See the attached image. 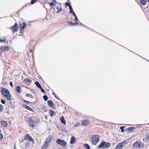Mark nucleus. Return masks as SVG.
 <instances>
[{"mask_svg": "<svg viewBox=\"0 0 149 149\" xmlns=\"http://www.w3.org/2000/svg\"><path fill=\"white\" fill-rule=\"evenodd\" d=\"M2 89L1 92L2 94L5 97L7 100H11V95L8 90L4 88H2Z\"/></svg>", "mask_w": 149, "mask_h": 149, "instance_id": "1", "label": "nucleus"}, {"mask_svg": "<svg viewBox=\"0 0 149 149\" xmlns=\"http://www.w3.org/2000/svg\"><path fill=\"white\" fill-rule=\"evenodd\" d=\"M38 121L36 120L33 119V117H29L27 120V122L29 125L33 128H34Z\"/></svg>", "mask_w": 149, "mask_h": 149, "instance_id": "2", "label": "nucleus"}, {"mask_svg": "<svg viewBox=\"0 0 149 149\" xmlns=\"http://www.w3.org/2000/svg\"><path fill=\"white\" fill-rule=\"evenodd\" d=\"M19 26L20 27V32L18 35L19 36H22L23 34H24V29L26 26V24L24 22H21L19 23Z\"/></svg>", "mask_w": 149, "mask_h": 149, "instance_id": "3", "label": "nucleus"}, {"mask_svg": "<svg viewBox=\"0 0 149 149\" xmlns=\"http://www.w3.org/2000/svg\"><path fill=\"white\" fill-rule=\"evenodd\" d=\"M100 137L97 135H93L91 138L92 143L93 145H96L100 140Z\"/></svg>", "mask_w": 149, "mask_h": 149, "instance_id": "4", "label": "nucleus"}, {"mask_svg": "<svg viewBox=\"0 0 149 149\" xmlns=\"http://www.w3.org/2000/svg\"><path fill=\"white\" fill-rule=\"evenodd\" d=\"M110 146V143L103 141L101 142L98 148H107L109 147Z\"/></svg>", "mask_w": 149, "mask_h": 149, "instance_id": "5", "label": "nucleus"}, {"mask_svg": "<svg viewBox=\"0 0 149 149\" xmlns=\"http://www.w3.org/2000/svg\"><path fill=\"white\" fill-rule=\"evenodd\" d=\"M48 3L49 4L50 6H53L55 7L57 10L61 6V3L58 2L55 0H53V1L51 3Z\"/></svg>", "mask_w": 149, "mask_h": 149, "instance_id": "6", "label": "nucleus"}, {"mask_svg": "<svg viewBox=\"0 0 149 149\" xmlns=\"http://www.w3.org/2000/svg\"><path fill=\"white\" fill-rule=\"evenodd\" d=\"M56 143L59 146L65 147L66 146L67 143L63 140H61L60 139H58L56 140Z\"/></svg>", "mask_w": 149, "mask_h": 149, "instance_id": "7", "label": "nucleus"}, {"mask_svg": "<svg viewBox=\"0 0 149 149\" xmlns=\"http://www.w3.org/2000/svg\"><path fill=\"white\" fill-rule=\"evenodd\" d=\"M127 143L126 141H125L122 142L118 144L116 146V149H122L123 147H124Z\"/></svg>", "mask_w": 149, "mask_h": 149, "instance_id": "8", "label": "nucleus"}, {"mask_svg": "<svg viewBox=\"0 0 149 149\" xmlns=\"http://www.w3.org/2000/svg\"><path fill=\"white\" fill-rule=\"evenodd\" d=\"M10 49L8 46H2L0 47V53L2 54L3 52H7Z\"/></svg>", "mask_w": 149, "mask_h": 149, "instance_id": "9", "label": "nucleus"}, {"mask_svg": "<svg viewBox=\"0 0 149 149\" xmlns=\"http://www.w3.org/2000/svg\"><path fill=\"white\" fill-rule=\"evenodd\" d=\"M18 28V26L17 24L15 23L14 25L11 27V29L12 32L14 33L16 32Z\"/></svg>", "mask_w": 149, "mask_h": 149, "instance_id": "10", "label": "nucleus"}, {"mask_svg": "<svg viewBox=\"0 0 149 149\" xmlns=\"http://www.w3.org/2000/svg\"><path fill=\"white\" fill-rule=\"evenodd\" d=\"M24 139L26 141H30V142L33 143L34 140L33 139L31 138L29 134H26V136Z\"/></svg>", "mask_w": 149, "mask_h": 149, "instance_id": "11", "label": "nucleus"}, {"mask_svg": "<svg viewBox=\"0 0 149 149\" xmlns=\"http://www.w3.org/2000/svg\"><path fill=\"white\" fill-rule=\"evenodd\" d=\"M22 106L24 108L26 109L27 110H29L31 111L32 112L33 111V109H32L31 107H29V106H28L27 105H26L25 104H23Z\"/></svg>", "mask_w": 149, "mask_h": 149, "instance_id": "12", "label": "nucleus"}, {"mask_svg": "<svg viewBox=\"0 0 149 149\" xmlns=\"http://www.w3.org/2000/svg\"><path fill=\"white\" fill-rule=\"evenodd\" d=\"M90 122H91V121L89 120H83V122L81 123V125L82 126H84L86 125L90 124Z\"/></svg>", "mask_w": 149, "mask_h": 149, "instance_id": "13", "label": "nucleus"}, {"mask_svg": "<svg viewBox=\"0 0 149 149\" xmlns=\"http://www.w3.org/2000/svg\"><path fill=\"white\" fill-rule=\"evenodd\" d=\"M135 129V127H129L126 129H125V130L128 132H131L133 131L134 129Z\"/></svg>", "mask_w": 149, "mask_h": 149, "instance_id": "14", "label": "nucleus"}, {"mask_svg": "<svg viewBox=\"0 0 149 149\" xmlns=\"http://www.w3.org/2000/svg\"><path fill=\"white\" fill-rule=\"evenodd\" d=\"M133 146L135 147L138 148L141 146V143L139 141H137L134 143Z\"/></svg>", "mask_w": 149, "mask_h": 149, "instance_id": "15", "label": "nucleus"}, {"mask_svg": "<svg viewBox=\"0 0 149 149\" xmlns=\"http://www.w3.org/2000/svg\"><path fill=\"white\" fill-rule=\"evenodd\" d=\"M68 24L70 26H74L78 25V22H76L74 23L72 22H68Z\"/></svg>", "mask_w": 149, "mask_h": 149, "instance_id": "16", "label": "nucleus"}, {"mask_svg": "<svg viewBox=\"0 0 149 149\" xmlns=\"http://www.w3.org/2000/svg\"><path fill=\"white\" fill-rule=\"evenodd\" d=\"M75 141H76V140H75V137H74V136H72L71 137V139H70V143L71 144H73L75 143Z\"/></svg>", "mask_w": 149, "mask_h": 149, "instance_id": "17", "label": "nucleus"}, {"mask_svg": "<svg viewBox=\"0 0 149 149\" xmlns=\"http://www.w3.org/2000/svg\"><path fill=\"white\" fill-rule=\"evenodd\" d=\"M60 121L63 124L65 125L66 124V121L64 119V118L63 116H62L60 118Z\"/></svg>", "mask_w": 149, "mask_h": 149, "instance_id": "18", "label": "nucleus"}, {"mask_svg": "<svg viewBox=\"0 0 149 149\" xmlns=\"http://www.w3.org/2000/svg\"><path fill=\"white\" fill-rule=\"evenodd\" d=\"M69 8L70 9V14H72L73 15L75 14V13L73 11L71 5H70V6H69Z\"/></svg>", "mask_w": 149, "mask_h": 149, "instance_id": "19", "label": "nucleus"}, {"mask_svg": "<svg viewBox=\"0 0 149 149\" xmlns=\"http://www.w3.org/2000/svg\"><path fill=\"white\" fill-rule=\"evenodd\" d=\"M147 2V0H140V3L143 5H146Z\"/></svg>", "mask_w": 149, "mask_h": 149, "instance_id": "20", "label": "nucleus"}, {"mask_svg": "<svg viewBox=\"0 0 149 149\" xmlns=\"http://www.w3.org/2000/svg\"><path fill=\"white\" fill-rule=\"evenodd\" d=\"M47 102L50 107H52L54 106V103L51 100H48L47 101Z\"/></svg>", "mask_w": 149, "mask_h": 149, "instance_id": "21", "label": "nucleus"}, {"mask_svg": "<svg viewBox=\"0 0 149 149\" xmlns=\"http://www.w3.org/2000/svg\"><path fill=\"white\" fill-rule=\"evenodd\" d=\"M24 81L26 83H29V84H30L32 82V81H31L30 78H27L25 79H24Z\"/></svg>", "mask_w": 149, "mask_h": 149, "instance_id": "22", "label": "nucleus"}, {"mask_svg": "<svg viewBox=\"0 0 149 149\" xmlns=\"http://www.w3.org/2000/svg\"><path fill=\"white\" fill-rule=\"evenodd\" d=\"M16 91L18 93H21V89L19 86H17L16 88Z\"/></svg>", "mask_w": 149, "mask_h": 149, "instance_id": "23", "label": "nucleus"}, {"mask_svg": "<svg viewBox=\"0 0 149 149\" xmlns=\"http://www.w3.org/2000/svg\"><path fill=\"white\" fill-rule=\"evenodd\" d=\"M1 125L4 127H6L7 125V122L5 121H2L1 122Z\"/></svg>", "mask_w": 149, "mask_h": 149, "instance_id": "24", "label": "nucleus"}, {"mask_svg": "<svg viewBox=\"0 0 149 149\" xmlns=\"http://www.w3.org/2000/svg\"><path fill=\"white\" fill-rule=\"evenodd\" d=\"M84 147L86 149H90L91 147L88 144L84 143Z\"/></svg>", "mask_w": 149, "mask_h": 149, "instance_id": "25", "label": "nucleus"}, {"mask_svg": "<svg viewBox=\"0 0 149 149\" xmlns=\"http://www.w3.org/2000/svg\"><path fill=\"white\" fill-rule=\"evenodd\" d=\"M10 106V107H11L13 109H14L15 108V104H13L11 102H9Z\"/></svg>", "mask_w": 149, "mask_h": 149, "instance_id": "26", "label": "nucleus"}, {"mask_svg": "<svg viewBox=\"0 0 149 149\" xmlns=\"http://www.w3.org/2000/svg\"><path fill=\"white\" fill-rule=\"evenodd\" d=\"M35 84L37 86V87L39 88H40L42 86L40 85V83L38 81H36L34 82Z\"/></svg>", "mask_w": 149, "mask_h": 149, "instance_id": "27", "label": "nucleus"}, {"mask_svg": "<svg viewBox=\"0 0 149 149\" xmlns=\"http://www.w3.org/2000/svg\"><path fill=\"white\" fill-rule=\"evenodd\" d=\"M52 139V138H47L46 139V141L45 142V144L48 145V143H49V142H50Z\"/></svg>", "mask_w": 149, "mask_h": 149, "instance_id": "28", "label": "nucleus"}, {"mask_svg": "<svg viewBox=\"0 0 149 149\" xmlns=\"http://www.w3.org/2000/svg\"><path fill=\"white\" fill-rule=\"evenodd\" d=\"M49 113L50 114V116L52 117L54 116V112L53 110L52 109H50L49 110Z\"/></svg>", "mask_w": 149, "mask_h": 149, "instance_id": "29", "label": "nucleus"}, {"mask_svg": "<svg viewBox=\"0 0 149 149\" xmlns=\"http://www.w3.org/2000/svg\"><path fill=\"white\" fill-rule=\"evenodd\" d=\"M25 96L26 97H29L32 99L34 98L33 96L32 95L30 94L26 93V94Z\"/></svg>", "mask_w": 149, "mask_h": 149, "instance_id": "30", "label": "nucleus"}, {"mask_svg": "<svg viewBox=\"0 0 149 149\" xmlns=\"http://www.w3.org/2000/svg\"><path fill=\"white\" fill-rule=\"evenodd\" d=\"M4 107L3 106L0 104V112H2L3 111Z\"/></svg>", "mask_w": 149, "mask_h": 149, "instance_id": "31", "label": "nucleus"}, {"mask_svg": "<svg viewBox=\"0 0 149 149\" xmlns=\"http://www.w3.org/2000/svg\"><path fill=\"white\" fill-rule=\"evenodd\" d=\"M125 127L124 126H121L120 127V129L121 130V131L122 132H124L125 131V130H124V128H125Z\"/></svg>", "mask_w": 149, "mask_h": 149, "instance_id": "32", "label": "nucleus"}, {"mask_svg": "<svg viewBox=\"0 0 149 149\" xmlns=\"http://www.w3.org/2000/svg\"><path fill=\"white\" fill-rule=\"evenodd\" d=\"M30 145H31V144H30L29 143H28V142L27 143L26 142V144H25V146L26 148H29L30 146Z\"/></svg>", "mask_w": 149, "mask_h": 149, "instance_id": "33", "label": "nucleus"}, {"mask_svg": "<svg viewBox=\"0 0 149 149\" xmlns=\"http://www.w3.org/2000/svg\"><path fill=\"white\" fill-rule=\"evenodd\" d=\"M43 98L45 101H46L48 99V97L47 95H44L43 96Z\"/></svg>", "mask_w": 149, "mask_h": 149, "instance_id": "34", "label": "nucleus"}, {"mask_svg": "<svg viewBox=\"0 0 149 149\" xmlns=\"http://www.w3.org/2000/svg\"><path fill=\"white\" fill-rule=\"evenodd\" d=\"M31 3H28L27 4H26L22 8H24L26 6H27L28 7H29L31 5Z\"/></svg>", "mask_w": 149, "mask_h": 149, "instance_id": "35", "label": "nucleus"}, {"mask_svg": "<svg viewBox=\"0 0 149 149\" xmlns=\"http://www.w3.org/2000/svg\"><path fill=\"white\" fill-rule=\"evenodd\" d=\"M38 0H31V4L32 5L35 3Z\"/></svg>", "mask_w": 149, "mask_h": 149, "instance_id": "36", "label": "nucleus"}, {"mask_svg": "<svg viewBox=\"0 0 149 149\" xmlns=\"http://www.w3.org/2000/svg\"><path fill=\"white\" fill-rule=\"evenodd\" d=\"M47 145L46 144V145L43 146L41 149H46L47 148Z\"/></svg>", "mask_w": 149, "mask_h": 149, "instance_id": "37", "label": "nucleus"}, {"mask_svg": "<svg viewBox=\"0 0 149 149\" xmlns=\"http://www.w3.org/2000/svg\"><path fill=\"white\" fill-rule=\"evenodd\" d=\"M73 15L75 17V18H74L75 21H78V18H77L76 15V14H75L74 15Z\"/></svg>", "mask_w": 149, "mask_h": 149, "instance_id": "38", "label": "nucleus"}, {"mask_svg": "<svg viewBox=\"0 0 149 149\" xmlns=\"http://www.w3.org/2000/svg\"><path fill=\"white\" fill-rule=\"evenodd\" d=\"M65 4L66 6L67 7L68 6L69 7V6H70V5H71L70 3L68 2H66L65 3Z\"/></svg>", "mask_w": 149, "mask_h": 149, "instance_id": "39", "label": "nucleus"}, {"mask_svg": "<svg viewBox=\"0 0 149 149\" xmlns=\"http://www.w3.org/2000/svg\"><path fill=\"white\" fill-rule=\"evenodd\" d=\"M1 102L3 104H4L5 103H6V101L5 100H4V99H1Z\"/></svg>", "mask_w": 149, "mask_h": 149, "instance_id": "40", "label": "nucleus"}, {"mask_svg": "<svg viewBox=\"0 0 149 149\" xmlns=\"http://www.w3.org/2000/svg\"><path fill=\"white\" fill-rule=\"evenodd\" d=\"M23 101H24V102L26 103H33V102H29L27 101V100H23Z\"/></svg>", "mask_w": 149, "mask_h": 149, "instance_id": "41", "label": "nucleus"}, {"mask_svg": "<svg viewBox=\"0 0 149 149\" xmlns=\"http://www.w3.org/2000/svg\"><path fill=\"white\" fill-rule=\"evenodd\" d=\"M39 88L40 89V90H41V91L43 93H45V90L42 88V87L41 86L40 88Z\"/></svg>", "mask_w": 149, "mask_h": 149, "instance_id": "42", "label": "nucleus"}, {"mask_svg": "<svg viewBox=\"0 0 149 149\" xmlns=\"http://www.w3.org/2000/svg\"><path fill=\"white\" fill-rule=\"evenodd\" d=\"M58 10L59 11H60V12L62 10V8L61 6L58 9Z\"/></svg>", "mask_w": 149, "mask_h": 149, "instance_id": "43", "label": "nucleus"}, {"mask_svg": "<svg viewBox=\"0 0 149 149\" xmlns=\"http://www.w3.org/2000/svg\"><path fill=\"white\" fill-rule=\"evenodd\" d=\"M146 140L147 141H149V135L146 137Z\"/></svg>", "mask_w": 149, "mask_h": 149, "instance_id": "44", "label": "nucleus"}, {"mask_svg": "<svg viewBox=\"0 0 149 149\" xmlns=\"http://www.w3.org/2000/svg\"><path fill=\"white\" fill-rule=\"evenodd\" d=\"M3 136L2 134L0 133V140H1L3 139Z\"/></svg>", "mask_w": 149, "mask_h": 149, "instance_id": "45", "label": "nucleus"}, {"mask_svg": "<svg viewBox=\"0 0 149 149\" xmlns=\"http://www.w3.org/2000/svg\"><path fill=\"white\" fill-rule=\"evenodd\" d=\"M9 84H10V85L12 87H13V83L12 81L10 82Z\"/></svg>", "mask_w": 149, "mask_h": 149, "instance_id": "46", "label": "nucleus"}, {"mask_svg": "<svg viewBox=\"0 0 149 149\" xmlns=\"http://www.w3.org/2000/svg\"><path fill=\"white\" fill-rule=\"evenodd\" d=\"M137 127H142V125H137Z\"/></svg>", "mask_w": 149, "mask_h": 149, "instance_id": "47", "label": "nucleus"}, {"mask_svg": "<svg viewBox=\"0 0 149 149\" xmlns=\"http://www.w3.org/2000/svg\"><path fill=\"white\" fill-rule=\"evenodd\" d=\"M141 9L143 11H144V10H145V8L144 7L141 8Z\"/></svg>", "mask_w": 149, "mask_h": 149, "instance_id": "48", "label": "nucleus"}, {"mask_svg": "<svg viewBox=\"0 0 149 149\" xmlns=\"http://www.w3.org/2000/svg\"><path fill=\"white\" fill-rule=\"evenodd\" d=\"M78 23H79V25H82L83 24L79 21Z\"/></svg>", "mask_w": 149, "mask_h": 149, "instance_id": "49", "label": "nucleus"}, {"mask_svg": "<svg viewBox=\"0 0 149 149\" xmlns=\"http://www.w3.org/2000/svg\"><path fill=\"white\" fill-rule=\"evenodd\" d=\"M42 109H45L46 108V107L45 106H44L42 107Z\"/></svg>", "mask_w": 149, "mask_h": 149, "instance_id": "50", "label": "nucleus"}, {"mask_svg": "<svg viewBox=\"0 0 149 149\" xmlns=\"http://www.w3.org/2000/svg\"><path fill=\"white\" fill-rule=\"evenodd\" d=\"M33 41H31L30 42V44H32Z\"/></svg>", "mask_w": 149, "mask_h": 149, "instance_id": "51", "label": "nucleus"}, {"mask_svg": "<svg viewBox=\"0 0 149 149\" xmlns=\"http://www.w3.org/2000/svg\"><path fill=\"white\" fill-rule=\"evenodd\" d=\"M52 6V8L54 10H55V8L53 7V6Z\"/></svg>", "mask_w": 149, "mask_h": 149, "instance_id": "52", "label": "nucleus"}, {"mask_svg": "<svg viewBox=\"0 0 149 149\" xmlns=\"http://www.w3.org/2000/svg\"><path fill=\"white\" fill-rule=\"evenodd\" d=\"M32 49H31L30 50V53H31V52H32Z\"/></svg>", "mask_w": 149, "mask_h": 149, "instance_id": "53", "label": "nucleus"}, {"mask_svg": "<svg viewBox=\"0 0 149 149\" xmlns=\"http://www.w3.org/2000/svg\"><path fill=\"white\" fill-rule=\"evenodd\" d=\"M45 118L46 119H47V116L46 115H45Z\"/></svg>", "mask_w": 149, "mask_h": 149, "instance_id": "54", "label": "nucleus"}, {"mask_svg": "<svg viewBox=\"0 0 149 149\" xmlns=\"http://www.w3.org/2000/svg\"><path fill=\"white\" fill-rule=\"evenodd\" d=\"M13 149H16L15 145L14 146Z\"/></svg>", "mask_w": 149, "mask_h": 149, "instance_id": "55", "label": "nucleus"}, {"mask_svg": "<svg viewBox=\"0 0 149 149\" xmlns=\"http://www.w3.org/2000/svg\"><path fill=\"white\" fill-rule=\"evenodd\" d=\"M59 12H60V11H59V10H58L57 11L56 13H57L58 14V13H59Z\"/></svg>", "mask_w": 149, "mask_h": 149, "instance_id": "56", "label": "nucleus"}, {"mask_svg": "<svg viewBox=\"0 0 149 149\" xmlns=\"http://www.w3.org/2000/svg\"><path fill=\"white\" fill-rule=\"evenodd\" d=\"M99 34L100 35V36H103L102 35H101V34Z\"/></svg>", "mask_w": 149, "mask_h": 149, "instance_id": "57", "label": "nucleus"}, {"mask_svg": "<svg viewBox=\"0 0 149 149\" xmlns=\"http://www.w3.org/2000/svg\"><path fill=\"white\" fill-rule=\"evenodd\" d=\"M52 94L54 95H55V93H53Z\"/></svg>", "mask_w": 149, "mask_h": 149, "instance_id": "58", "label": "nucleus"}, {"mask_svg": "<svg viewBox=\"0 0 149 149\" xmlns=\"http://www.w3.org/2000/svg\"><path fill=\"white\" fill-rule=\"evenodd\" d=\"M54 96L56 98H57L58 99V98L56 96V95H54Z\"/></svg>", "mask_w": 149, "mask_h": 149, "instance_id": "59", "label": "nucleus"}, {"mask_svg": "<svg viewBox=\"0 0 149 149\" xmlns=\"http://www.w3.org/2000/svg\"><path fill=\"white\" fill-rule=\"evenodd\" d=\"M7 113H8L9 114H10V113H9V111H7Z\"/></svg>", "mask_w": 149, "mask_h": 149, "instance_id": "60", "label": "nucleus"}, {"mask_svg": "<svg viewBox=\"0 0 149 149\" xmlns=\"http://www.w3.org/2000/svg\"><path fill=\"white\" fill-rule=\"evenodd\" d=\"M147 1L148 2V4L149 5V0H147Z\"/></svg>", "mask_w": 149, "mask_h": 149, "instance_id": "61", "label": "nucleus"}, {"mask_svg": "<svg viewBox=\"0 0 149 149\" xmlns=\"http://www.w3.org/2000/svg\"><path fill=\"white\" fill-rule=\"evenodd\" d=\"M130 51L132 52H133L132 51H131V50H130Z\"/></svg>", "mask_w": 149, "mask_h": 149, "instance_id": "62", "label": "nucleus"}]
</instances>
